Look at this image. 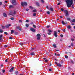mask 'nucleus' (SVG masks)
Returning <instances> with one entry per match:
<instances>
[{"instance_id": "nucleus-23", "label": "nucleus", "mask_w": 75, "mask_h": 75, "mask_svg": "<svg viewBox=\"0 0 75 75\" xmlns=\"http://www.w3.org/2000/svg\"><path fill=\"white\" fill-rule=\"evenodd\" d=\"M25 26L26 27H29V25L27 24H26L25 25Z\"/></svg>"}, {"instance_id": "nucleus-24", "label": "nucleus", "mask_w": 75, "mask_h": 75, "mask_svg": "<svg viewBox=\"0 0 75 75\" xmlns=\"http://www.w3.org/2000/svg\"><path fill=\"white\" fill-rule=\"evenodd\" d=\"M3 30H2V29H0V33H3Z\"/></svg>"}, {"instance_id": "nucleus-60", "label": "nucleus", "mask_w": 75, "mask_h": 75, "mask_svg": "<svg viewBox=\"0 0 75 75\" xmlns=\"http://www.w3.org/2000/svg\"><path fill=\"white\" fill-rule=\"evenodd\" d=\"M19 21L20 23H21L22 22V21L21 20H19Z\"/></svg>"}, {"instance_id": "nucleus-9", "label": "nucleus", "mask_w": 75, "mask_h": 75, "mask_svg": "<svg viewBox=\"0 0 75 75\" xmlns=\"http://www.w3.org/2000/svg\"><path fill=\"white\" fill-rule=\"evenodd\" d=\"M16 14V12L14 11V12L13 13H9L10 15L11 16H14L15 14Z\"/></svg>"}, {"instance_id": "nucleus-58", "label": "nucleus", "mask_w": 75, "mask_h": 75, "mask_svg": "<svg viewBox=\"0 0 75 75\" xmlns=\"http://www.w3.org/2000/svg\"><path fill=\"white\" fill-rule=\"evenodd\" d=\"M28 10H29V9H26V11H28Z\"/></svg>"}, {"instance_id": "nucleus-56", "label": "nucleus", "mask_w": 75, "mask_h": 75, "mask_svg": "<svg viewBox=\"0 0 75 75\" xmlns=\"http://www.w3.org/2000/svg\"><path fill=\"white\" fill-rule=\"evenodd\" d=\"M7 2H8V1H5V3H7Z\"/></svg>"}, {"instance_id": "nucleus-12", "label": "nucleus", "mask_w": 75, "mask_h": 75, "mask_svg": "<svg viewBox=\"0 0 75 75\" xmlns=\"http://www.w3.org/2000/svg\"><path fill=\"white\" fill-rule=\"evenodd\" d=\"M14 67H12L11 68V69L9 70V72H12L13 70H14Z\"/></svg>"}, {"instance_id": "nucleus-13", "label": "nucleus", "mask_w": 75, "mask_h": 75, "mask_svg": "<svg viewBox=\"0 0 75 75\" xmlns=\"http://www.w3.org/2000/svg\"><path fill=\"white\" fill-rule=\"evenodd\" d=\"M62 23L63 25H65V24H67V22H65L64 21H62Z\"/></svg>"}, {"instance_id": "nucleus-26", "label": "nucleus", "mask_w": 75, "mask_h": 75, "mask_svg": "<svg viewBox=\"0 0 75 75\" xmlns=\"http://www.w3.org/2000/svg\"><path fill=\"white\" fill-rule=\"evenodd\" d=\"M36 15H37V14H36V13H35L33 14V16H36Z\"/></svg>"}, {"instance_id": "nucleus-61", "label": "nucleus", "mask_w": 75, "mask_h": 75, "mask_svg": "<svg viewBox=\"0 0 75 75\" xmlns=\"http://www.w3.org/2000/svg\"><path fill=\"white\" fill-rule=\"evenodd\" d=\"M15 73H16V74H18V71H15Z\"/></svg>"}, {"instance_id": "nucleus-59", "label": "nucleus", "mask_w": 75, "mask_h": 75, "mask_svg": "<svg viewBox=\"0 0 75 75\" xmlns=\"http://www.w3.org/2000/svg\"><path fill=\"white\" fill-rule=\"evenodd\" d=\"M60 4H61V3H58L57 5H60Z\"/></svg>"}, {"instance_id": "nucleus-57", "label": "nucleus", "mask_w": 75, "mask_h": 75, "mask_svg": "<svg viewBox=\"0 0 75 75\" xmlns=\"http://www.w3.org/2000/svg\"><path fill=\"white\" fill-rule=\"evenodd\" d=\"M61 11H64V9H63V8H62L61 9Z\"/></svg>"}, {"instance_id": "nucleus-16", "label": "nucleus", "mask_w": 75, "mask_h": 75, "mask_svg": "<svg viewBox=\"0 0 75 75\" xmlns=\"http://www.w3.org/2000/svg\"><path fill=\"white\" fill-rule=\"evenodd\" d=\"M9 8H14V6H13L11 5L9 6Z\"/></svg>"}, {"instance_id": "nucleus-41", "label": "nucleus", "mask_w": 75, "mask_h": 75, "mask_svg": "<svg viewBox=\"0 0 75 75\" xmlns=\"http://www.w3.org/2000/svg\"><path fill=\"white\" fill-rule=\"evenodd\" d=\"M2 29H4V28H5L4 26H2Z\"/></svg>"}, {"instance_id": "nucleus-17", "label": "nucleus", "mask_w": 75, "mask_h": 75, "mask_svg": "<svg viewBox=\"0 0 75 75\" xmlns=\"http://www.w3.org/2000/svg\"><path fill=\"white\" fill-rule=\"evenodd\" d=\"M4 17H7V14H6L5 13H4L3 14Z\"/></svg>"}, {"instance_id": "nucleus-62", "label": "nucleus", "mask_w": 75, "mask_h": 75, "mask_svg": "<svg viewBox=\"0 0 75 75\" xmlns=\"http://www.w3.org/2000/svg\"><path fill=\"white\" fill-rule=\"evenodd\" d=\"M34 24V23H33V22H32V23H30V24L32 25V24Z\"/></svg>"}, {"instance_id": "nucleus-47", "label": "nucleus", "mask_w": 75, "mask_h": 75, "mask_svg": "<svg viewBox=\"0 0 75 75\" xmlns=\"http://www.w3.org/2000/svg\"><path fill=\"white\" fill-rule=\"evenodd\" d=\"M26 22H27V23H28V22H29V21H28V20H27L26 21Z\"/></svg>"}, {"instance_id": "nucleus-50", "label": "nucleus", "mask_w": 75, "mask_h": 75, "mask_svg": "<svg viewBox=\"0 0 75 75\" xmlns=\"http://www.w3.org/2000/svg\"><path fill=\"white\" fill-rule=\"evenodd\" d=\"M71 7H72V8H74V5H72L71 6Z\"/></svg>"}, {"instance_id": "nucleus-38", "label": "nucleus", "mask_w": 75, "mask_h": 75, "mask_svg": "<svg viewBox=\"0 0 75 75\" xmlns=\"http://www.w3.org/2000/svg\"><path fill=\"white\" fill-rule=\"evenodd\" d=\"M19 44H20V45H22V46L23 45V43H22L20 42Z\"/></svg>"}, {"instance_id": "nucleus-20", "label": "nucleus", "mask_w": 75, "mask_h": 75, "mask_svg": "<svg viewBox=\"0 0 75 75\" xmlns=\"http://www.w3.org/2000/svg\"><path fill=\"white\" fill-rule=\"evenodd\" d=\"M37 10L36 9H35L33 11V13H35L37 12Z\"/></svg>"}, {"instance_id": "nucleus-44", "label": "nucleus", "mask_w": 75, "mask_h": 75, "mask_svg": "<svg viewBox=\"0 0 75 75\" xmlns=\"http://www.w3.org/2000/svg\"><path fill=\"white\" fill-rule=\"evenodd\" d=\"M2 37H3V35H0V38H2Z\"/></svg>"}, {"instance_id": "nucleus-11", "label": "nucleus", "mask_w": 75, "mask_h": 75, "mask_svg": "<svg viewBox=\"0 0 75 75\" xmlns=\"http://www.w3.org/2000/svg\"><path fill=\"white\" fill-rule=\"evenodd\" d=\"M36 4L37 6L38 7H40V3L38 2H36Z\"/></svg>"}, {"instance_id": "nucleus-1", "label": "nucleus", "mask_w": 75, "mask_h": 75, "mask_svg": "<svg viewBox=\"0 0 75 75\" xmlns=\"http://www.w3.org/2000/svg\"><path fill=\"white\" fill-rule=\"evenodd\" d=\"M66 2L67 7L69 8V7H71L72 5L73 0H66Z\"/></svg>"}, {"instance_id": "nucleus-15", "label": "nucleus", "mask_w": 75, "mask_h": 75, "mask_svg": "<svg viewBox=\"0 0 75 75\" xmlns=\"http://www.w3.org/2000/svg\"><path fill=\"white\" fill-rule=\"evenodd\" d=\"M49 10H50V11H51L52 12L54 11V9L52 8H50L49 9Z\"/></svg>"}, {"instance_id": "nucleus-30", "label": "nucleus", "mask_w": 75, "mask_h": 75, "mask_svg": "<svg viewBox=\"0 0 75 75\" xmlns=\"http://www.w3.org/2000/svg\"><path fill=\"white\" fill-rule=\"evenodd\" d=\"M29 7L30 9H33V7L31 6H30Z\"/></svg>"}, {"instance_id": "nucleus-53", "label": "nucleus", "mask_w": 75, "mask_h": 75, "mask_svg": "<svg viewBox=\"0 0 75 75\" xmlns=\"http://www.w3.org/2000/svg\"><path fill=\"white\" fill-rule=\"evenodd\" d=\"M8 60H7V59H6V60H5V62H7V61Z\"/></svg>"}, {"instance_id": "nucleus-36", "label": "nucleus", "mask_w": 75, "mask_h": 75, "mask_svg": "<svg viewBox=\"0 0 75 75\" xmlns=\"http://www.w3.org/2000/svg\"><path fill=\"white\" fill-rule=\"evenodd\" d=\"M9 38L10 40H13V38L11 37H10Z\"/></svg>"}, {"instance_id": "nucleus-37", "label": "nucleus", "mask_w": 75, "mask_h": 75, "mask_svg": "<svg viewBox=\"0 0 75 75\" xmlns=\"http://www.w3.org/2000/svg\"><path fill=\"white\" fill-rule=\"evenodd\" d=\"M4 33L5 34H6V35H7V34H8V33H7L6 32H4Z\"/></svg>"}, {"instance_id": "nucleus-35", "label": "nucleus", "mask_w": 75, "mask_h": 75, "mask_svg": "<svg viewBox=\"0 0 75 75\" xmlns=\"http://www.w3.org/2000/svg\"><path fill=\"white\" fill-rule=\"evenodd\" d=\"M41 1L42 3H44V1L43 0H41Z\"/></svg>"}, {"instance_id": "nucleus-31", "label": "nucleus", "mask_w": 75, "mask_h": 75, "mask_svg": "<svg viewBox=\"0 0 75 75\" xmlns=\"http://www.w3.org/2000/svg\"><path fill=\"white\" fill-rule=\"evenodd\" d=\"M47 14H50V12L49 11H47Z\"/></svg>"}, {"instance_id": "nucleus-64", "label": "nucleus", "mask_w": 75, "mask_h": 75, "mask_svg": "<svg viewBox=\"0 0 75 75\" xmlns=\"http://www.w3.org/2000/svg\"><path fill=\"white\" fill-rule=\"evenodd\" d=\"M56 51H59V50H57V49H56Z\"/></svg>"}, {"instance_id": "nucleus-18", "label": "nucleus", "mask_w": 75, "mask_h": 75, "mask_svg": "<svg viewBox=\"0 0 75 75\" xmlns=\"http://www.w3.org/2000/svg\"><path fill=\"white\" fill-rule=\"evenodd\" d=\"M57 66L59 67H62V65H61V64L59 63L57 64Z\"/></svg>"}, {"instance_id": "nucleus-42", "label": "nucleus", "mask_w": 75, "mask_h": 75, "mask_svg": "<svg viewBox=\"0 0 75 75\" xmlns=\"http://www.w3.org/2000/svg\"><path fill=\"white\" fill-rule=\"evenodd\" d=\"M14 18H11V20H14Z\"/></svg>"}, {"instance_id": "nucleus-3", "label": "nucleus", "mask_w": 75, "mask_h": 75, "mask_svg": "<svg viewBox=\"0 0 75 75\" xmlns=\"http://www.w3.org/2000/svg\"><path fill=\"white\" fill-rule=\"evenodd\" d=\"M64 13H65V16H66V17H67L69 16V13H68V11L65 10Z\"/></svg>"}, {"instance_id": "nucleus-48", "label": "nucleus", "mask_w": 75, "mask_h": 75, "mask_svg": "<svg viewBox=\"0 0 75 75\" xmlns=\"http://www.w3.org/2000/svg\"><path fill=\"white\" fill-rule=\"evenodd\" d=\"M45 62H48V60L45 59Z\"/></svg>"}, {"instance_id": "nucleus-25", "label": "nucleus", "mask_w": 75, "mask_h": 75, "mask_svg": "<svg viewBox=\"0 0 75 75\" xmlns=\"http://www.w3.org/2000/svg\"><path fill=\"white\" fill-rule=\"evenodd\" d=\"M11 34H13V33H14V30H11Z\"/></svg>"}, {"instance_id": "nucleus-6", "label": "nucleus", "mask_w": 75, "mask_h": 75, "mask_svg": "<svg viewBox=\"0 0 75 75\" xmlns=\"http://www.w3.org/2000/svg\"><path fill=\"white\" fill-rule=\"evenodd\" d=\"M54 35L55 37H58V36L57 35V34H58V33L56 31H54Z\"/></svg>"}, {"instance_id": "nucleus-19", "label": "nucleus", "mask_w": 75, "mask_h": 75, "mask_svg": "<svg viewBox=\"0 0 75 75\" xmlns=\"http://www.w3.org/2000/svg\"><path fill=\"white\" fill-rule=\"evenodd\" d=\"M30 54L31 55L33 56V55H35V53H34V52H32L30 53Z\"/></svg>"}, {"instance_id": "nucleus-4", "label": "nucleus", "mask_w": 75, "mask_h": 75, "mask_svg": "<svg viewBox=\"0 0 75 75\" xmlns=\"http://www.w3.org/2000/svg\"><path fill=\"white\" fill-rule=\"evenodd\" d=\"M37 37V39L38 40H40V37H41V35H40V34L39 33L38 34H37L36 35Z\"/></svg>"}, {"instance_id": "nucleus-5", "label": "nucleus", "mask_w": 75, "mask_h": 75, "mask_svg": "<svg viewBox=\"0 0 75 75\" xmlns=\"http://www.w3.org/2000/svg\"><path fill=\"white\" fill-rule=\"evenodd\" d=\"M12 3L13 4V5H16L17 4V3L16 1V0H13L12 2Z\"/></svg>"}, {"instance_id": "nucleus-45", "label": "nucleus", "mask_w": 75, "mask_h": 75, "mask_svg": "<svg viewBox=\"0 0 75 75\" xmlns=\"http://www.w3.org/2000/svg\"><path fill=\"white\" fill-rule=\"evenodd\" d=\"M49 71H52V69H49Z\"/></svg>"}, {"instance_id": "nucleus-32", "label": "nucleus", "mask_w": 75, "mask_h": 75, "mask_svg": "<svg viewBox=\"0 0 75 75\" xmlns=\"http://www.w3.org/2000/svg\"><path fill=\"white\" fill-rule=\"evenodd\" d=\"M67 20H68L69 21H70V20H71V19L69 18H67Z\"/></svg>"}, {"instance_id": "nucleus-51", "label": "nucleus", "mask_w": 75, "mask_h": 75, "mask_svg": "<svg viewBox=\"0 0 75 75\" xmlns=\"http://www.w3.org/2000/svg\"><path fill=\"white\" fill-rule=\"evenodd\" d=\"M2 3L0 1V6H1V4H2Z\"/></svg>"}, {"instance_id": "nucleus-21", "label": "nucleus", "mask_w": 75, "mask_h": 75, "mask_svg": "<svg viewBox=\"0 0 75 75\" xmlns=\"http://www.w3.org/2000/svg\"><path fill=\"white\" fill-rule=\"evenodd\" d=\"M18 34V32H14V35H17V34Z\"/></svg>"}, {"instance_id": "nucleus-33", "label": "nucleus", "mask_w": 75, "mask_h": 75, "mask_svg": "<svg viewBox=\"0 0 75 75\" xmlns=\"http://www.w3.org/2000/svg\"><path fill=\"white\" fill-rule=\"evenodd\" d=\"M71 40L72 41H75V40L74 39H73V38H71Z\"/></svg>"}, {"instance_id": "nucleus-54", "label": "nucleus", "mask_w": 75, "mask_h": 75, "mask_svg": "<svg viewBox=\"0 0 75 75\" xmlns=\"http://www.w3.org/2000/svg\"><path fill=\"white\" fill-rule=\"evenodd\" d=\"M63 40L62 39H60V41H62V40Z\"/></svg>"}, {"instance_id": "nucleus-34", "label": "nucleus", "mask_w": 75, "mask_h": 75, "mask_svg": "<svg viewBox=\"0 0 75 75\" xmlns=\"http://www.w3.org/2000/svg\"><path fill=\"white\" fill-rule=\"evenodd\" d=\"M33 27L34 28H36V25H33Z\"/></svg>"}, {"instance_id": "nucleus-8", "label": "nucleus", "mask_w": 75, "mask_h": 75, "mask_svg": "<svg viewBox=\"0 0 75 75\" xmlns=\"http://www.w3.org/2000/svg\"><path fill=\"white\" fill-rule=\"evenodd\" d=\"M30 30L31 31H32L33 33H34V32H35V30L33 28H31L30 29Z\"/></svg>"}, {"instance_id": "nucleus-46", "label": "nucleus", "mask_w": 75, "mask_h": 75, "mask_svg": "<svg viewBox=\"0 0 75 75\" xmlns=\"http://www.w3.org/2000/svg\"><path fill=\"white\" fill-rule=\"evenodd\" d=\"M2 72H3V73H4V72H5V70H3Z\"/></svg>"}, {"instance_id": "nucleus-55", "label": "nucleus", "mask_w": 75, "mask_h": 75, "mask_svg": "<svg viewBox=\"0 0 75 75\" xmlns=\"http://www.w3.org/2000/svg\"><path fill=\"white\" fill-rule=\"evenodd\" d=\"M57 55L58 57H59V56H60V54H57Z\"/></svg>"}, {"instance_id": "nucleus-49", "label": "nucleus", "mask_w": 75, "mask_h": 75, "mask_svg": "<svg viewBox=\"0 0 75 75\" xmlns=\"http://www.w3.org/2000/svg\"><path fill=\"white\" fill-rule=\"evenodd\" d=\"M60 37H63V35L62 34L60 35Z\"/></svg>"}, {"instance_id": "nucleus-7", "label": "nucleus", "mask_w": 75, "mask_h": 75, "mask_svg": "<svg viewBox=\"0 0 75 75\" xmlns=\"http://www.w3.org/2000/svg\"><path fill=\"white\" fill-rule=\"evenodd\" d=\"M47 31L49 32L47 33V34H48V35H51V33L52 32V30L50 29H49Z\"/></svg>"}, {"instance_id": "nucleus-63", "label": "nucleus", "mask_w": 75, "mask_h": 75, "mask_svg": "<svg viewBox=\"0 0 75 75\" xmlns=\"http://www.w3.org/2000/svg\"><path fill=\"white\" fill-rule=\"evenodd\" d=\"M71 63H72V64H74V62H73V61L71 60Z\"/></svg>"}, {"instance_id": "nucleus-27", "label": "nucleus", "mask_w": 75, "mask_h": 75, "mask_svg": "<svg viewBox=\"0 0 75 75\" xmlns=\"http://www.w3.org/2000/svg\"><path fill=\"white\" fill-rule=\"evenodd\" d=\"M73 23H74V22H75V19H73L72 21H71Z\"/></svg>"}, {"instance_id": "nucleus-28", "label": "nucleus", "mask_w": 75, "mask_h": 75, "mask_svg": "<svg viewBox=\"0 0 75 75\" xmlns=\"http://www.w3.org/2000/svg\"><path fill=\"white\" fill-rule=\"evenodd\" d=\"M53 45L54 48H56L57 47V46H56V45L53 44Z\"/></svg>"}, {"instance_id": "nucleus-14", "label": "nucleus", "mask_w": 75, "mask_h": 75, "mask_svg": "<svg viewBox=\"0 0 75 75\" xmlns=\"http://www.w3.org/2000/svg\"><path fill=\"white\" fill-rule=\"evenodd\" d=\"M10 26H11V24H8V25H6V28H8Z\"/></svg>"}, {"instance_id": "nucleus-52", "label": "nucleus", "mask_w": 75, "mask_h": 75, "mask_svg": "<svg viewBox=\"0 0 75 75\" xmlns=\"http://www.w3.org/2000/svg\"><path fill=\"white\" fill-rule=\"evenodd\" d=\"M69 55H71V54H72V53L71 52H69Z\"/></svg>"}, {"instance_id": "nucleus-39", "label": "nucleus", "mask_w": 75, "mask_h": 75, "mask_svg": "<svg viewBox=\"0 0 75 75\" xmlns=\"http://www.w3.org/2000/svg\"><path fill=\"white\" fill-rule=\"evenodd\" d=\"M46 8H47V9H48V10H49V8H48V6H47Z\"/></svg>"}, {"instance_id": "nucleus-43", "label": "nucleus", "mask_w": 75, "mask_h": 75, "mask_svg": "<svg viewBox=\"0 0 75 75\" xmlns=\"http://www.w3.org/2000/svg\"><path fill=\"white\" fill-rule=\"evenodd\" d=\"M71 46H74V44H73V43H71Z\"/></svg>"}, {"instance_id": "nucleus-29", "label": "nucleus", "mask_w": 75, "mask_h": 75, "mask_svg": "<svg viewBox=\"0 0 75 75\" xmlns=\"http://www.w3.org/2000/svg\"><path fill=\"white\" fill-rule=\"evenodd\" d=\"M65 58H66V59L68 58V56H67L65 55Z\"/></svg>"}, {"instance_id": "nucleus-2", "label": "nucleus", "mask_w": 75, "mask_h": 75, "mask_svg": "<svg viewBox=\"0 0 75 75\" xmlns=\"http://www.w3.org/2000/svg\"><path fill=\"white\" fill-rule=\"evenodd\" d=\"M21 4L22 6H27V3L26 2H24V3L22 2L21 3Z\"/></svg>"}, {"instance_id": "nucleus-40", "label": "nucleus", "mask_w": 75, "mask_h": 75, "mask_svg": "<svg viewBox=\"0 0 75 75\" xmlns=\"http://www.w3.org/2000/svg\"><path fill=\"white\" fill-rule=\"evenodd\" d=\"M50 27V25H48L47 26V28H49V27Z\"/></svg>"}, {"instance_id": "nucleus-10", "label": "nucleus", "mask_w": 75, "mask_h": 75, "mask_svg": "<svg viewBox=\"0 0 75 75\" xmlns=\"http://www.w3.org/2000/svg\"><path fill=\"white\" fill-rule=\"evenodd\" d=\"M16 28L17 29H18L19 31H21V30H22V28H20L19 26L16 27Z\"/></svg>"}, {"instance_id": "nucleus-22", "label": "nucleus", "mask_w": 75, "mask_h": 75, "mask_svg": "<svg viewBox=\"0 0 75 75\" xmlns=\"http://www.w3.org/2000/svg\"><path fill=\"white\" fill-rule=\"evenodd\" d=\"M67 28H68V29H70V28H71V26L70 25H68L67 26Z\"/></svg>"}]
</instances>
